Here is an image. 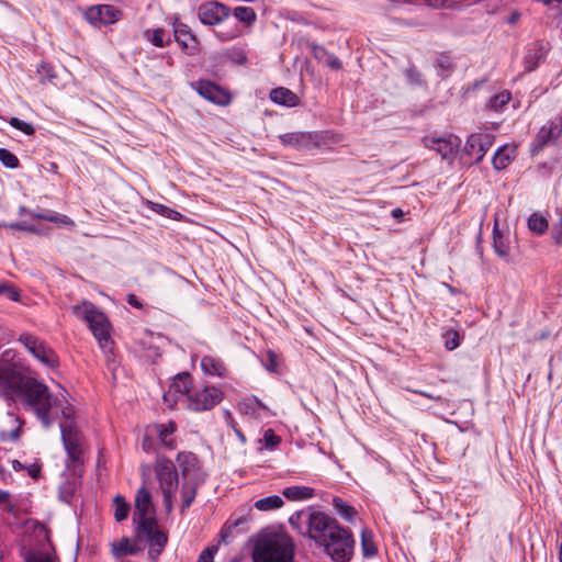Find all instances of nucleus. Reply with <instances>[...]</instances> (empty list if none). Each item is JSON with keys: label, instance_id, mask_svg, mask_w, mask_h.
<instances>
[{"label": "nucleus", "instance_id": "21", "mask_svg": "<svg viewBox=\"0 0 562 562\" xmlns=\"http://www.w3.org/2000/svg\"><path fill=\"white\" fill-rule=\"evenodd\" d=\"M173 34L176 41L184 48L198 44V40L191 32V29L182 22L176 21L173 23Z\"/></svg>", "mask_w": 562, "mask_h": 562}, {"label": "nucleus", "instance_id": "18", "mask_svg": "<svg viewBox=\"0 0 562 562\" xmlns=\"http://www.w3.org/2000/svg\"><path fill=\"white\" fill-rule=\"evenodd\" d=\"M422 143L426 148L437 151L445 159L454 155L456 145L450 138L429 135L423 137Z\"/></svg>", "mask_w": 562, "mask_h": 562}, {"label": "nucleus", "instance_id": "55", "mask_svg": "<svg viewBox=\"0 0 562 562\" xmlns=\"http://www.w3.org/2000/svg\"><path fill=\"white\" fill-rule=\"evenodd\" d=\"M311 49L313 56L318 60H323L326 57V55H328V52L323 46L317 44H313L311 46Z\"/></svg>", "mask_w": 562, "mask_h": 562}, {"label": "nucleus", "instance_id": "30", "mask_svg": "<svg viewBox=\"0 0 562 562\" xmlns=\"http://www.w3.org/2000/svg\"><path fill=\"white\" fill-rule=\"evenodd\" d=\"M527 225L530 232L533 234L541 236L547 233L549 229V221L546 216L540 215L539 213H532L528 220Z\"/></svg>", "mask_w": 562, "mask_h": 562}, {"label": "nucleus", "instance_id": "40", "mask_svg": "<svg viewBox=\"0 0 562 562\" xmlns=\"http://www.w3.org/2000/svg\"><path fill=\"white\" fill-rule=\"evenodd\" d=\"M37 74L40 75L42 82L52 81L54 78H56V74L53 67L46 63H42L37 67Z\"/></svg>", "mask_w": 562, "mask_h": 562}, {"label": "nucleus", "instance_id": "26", "mask_svg": "<svg viewBox=\"0 0 562 562\" xmlns=\"http://www.w3.org/2000/svg\"><path fill=\"white\" fill-rule=\"evenodd\" d=\"M192 376L188 372L178 373L170 384V392L173 391L175 393L184 395L189 394L192 389Z\"/></svg>", "mask_w": 562, "mask_h": 562}, {"label": "nucleus", "instance_id": "53", "mask_svg": "<svg viewBox=\"0 0 562 562\" xmlns=\"http://www.w3.org/2000/svg\"><path fill=\"white\" fill-rule=\"evenodd\" d=\"M325 63L331 69L338 70L341 68L340 59L337 56H335L334 54L328 53V55H326V57H325Z\"/></svg>", "mask_w": 562, "mask_h": 562}, {"label": "nucleus", "instance_id": "2", "mask_svg": "<svg viewBox=\"0 0 562 562\" xmlns=\"http://www.w3.org/2000/svg\"><path fill=\"white\" fill-rule=\"evenodd\" d=\"M305 532L306 537L314 540L316 544L324 547L325 552L334 561L349 560L353 547L352 535L342 528L335 518L323 512L314 510L310 515Z\"/></svg>", "mask_w": 562, "mask_h": 562}, {"label": "nucleus", "instance_id": "58", "mask_svg": "<svg viewBox=\"0 0 562 562\" xmlns=\"http://www.w3.org/2000/svg\"><path fill=\"white\" fill-rule=\"evenodd\" d=\"M53 211H45V212H32L31 216L36 220H44L49 222V217L52 216Z\"/></svg>", "mask_w": 562, "mask_h": 562}, {"label": "nucleus", "instance_id": "29", "mask_svg": "<svg viewBox=\"0 0 562 562\" xmlns=\"http://www.w3.org/2000/svg\"><path fill=\"white\" fill-rule=\"evenodd\" d=\"M515 156V148L503 147L497 149L493 156V167L496 170H503L512 162Z\"/></svg>", "mask_w": 562, "mask_h": 562}, {"label": "nucleus", "instance_id": "6", "mask_svg": "<svg viewBox=\"0 0 562 562\" xmlns=\"http://www.w3.org/2000/svg\"><path fill=\"white\" fill-rule=\"evenodd\" d=\"M283 145L296 149H322L340 142V136L330 131L322 132H291L279 136Z\"/></svg>", "mask_w": 562, "mask_h": 562}, {"label": "nucleus", "instance_id": "54", "mask_svg": "<svg viewBox=\"0 0 562 562\" xmlns=\"http://www.w3.org/2000/svg\"><path fill=\"white\" fill-rule=\"evenodd\" d=\"M215 35L221 42H228L236 38L239 35V32L237 30L229 32H216Z\"/></svg>", "mask_w": 562, "mask_h": 562}, {"label": "nucleus", "instance_id": "36", "mask_svg": "<svg viewBox=\"0 0 562 562\" xmlns=\"http://www.w3.org/2000/svg\"><path fill=\"white\" fill-rule=\"evenodd\" d=\"M512 99V93L508 90H504L490 99L488 105L491 109L499 110L506 105Z\"/></svg>", "mask_w": 562, "mask_h": 562}, {"label": "nucleus", "instance_id": "60", "mask_svg": "<svg viewBox=\"0 0 562 562\" xmlns=\"http://www.w3.org/2000/svg\"><path fill=\"white\" fill-rule=\"evenodd\" d=\"M32 562H58V561L55 558L46 554V555H41V557L34 558Z\"/></svg>", "mask_w": 562, "mask_h": 562}, {"label": "nucleus", "instance_id": "27", "mask_svg": "<svg viewBox=\"0 0 562 562\" xmlns=\"http://www.w3.org/2000/svg\"><path fill=\"white\" fill-rule=\"evenodd\" d=\"M493 247L497 256L501 258H507L509 256L510 248L508 238L502 234L497 224H495L493 229Z\"/></svg>", "mask_w": 562, "mask_h": 562}, {"label": "nucleus", "instance_id": "64", "mask_svg": "<svg viewBox=\"0 0 562 562\" xmlns=\"http://www.w3.org/2000/svg\"><path fill=\"white\" fill-rule=\"evenodd\" d=\"M10 498V494L7 491L0 492V504L7 503Z\"/></svg>", "mask_w": 562, "mask_h": 562}, {"label": "nucleus", "instance_id": "49", "mask_svg": "<svg viewBox=\"0 0 562 562\" xmlns=\"http://www.w3.org/2000/svg\"><path fill=\"white\" fill-rule=\"evenodd\" d=\"M216 551H217V547H215V546L207 547L206 549H204L201 552V554L198 559V562H213Z\"/></svg>", "mask_w": 562, "mask_h": 562}, {"label": "nucleus", "instance_id": "23", "mask_svg": "<svg viewBox=\"0 0 562 562\" xmlns=\"http://www.w3.org/2000/svg\"><path fill=\"white\" fill-rule=\"evenodd\" d=\"M201 368L210 375L223 376L226 372V367L222 359L213 356H204L201 359Z\"/></svg>", "mask_w": 562, "mask_h": 562}, {"label": "nucleus", "instance_id": "4", "mask_svg": "<svg viewBox=\"0 0 562 562\" xmlns=\"http://www.w3.org/2000/svg\"><path fill=\"white\" fill-rule=\"evenodd\" d=\"M74 314L86 322L104 352H111L113 340L111 339V323L108 316L93 303L82 302L72 307Z\"/></svg>", "mask_w": 562, "mask_h": 562}, {"label": "nucleus", "instance_id": "9", "mask_svg": "<svg viewBox=\"0 0 562 562\" xmlns=\"http://www.w3.org/2000/svg\"><path fill=\"white\" fill-rule=\"evenodd\" d=\"M223 400V392L215 386H205L188 395V407L194 412L210 411Z\"/></svg>", "mask_w": 562, "mask_h": 562}, {"label": "nucleus", "instance_id": "62", "mask_svg": "<svg viewBox=\"0 0 562 562\" xmlns=\"http://www.w3.org/2000/svg\"><path fill=\"white\" fill-rule=\"evenodd\" d=\"M412 391H413L414 393H417V394H419V395H422V396H425V397H427V398H431V400H435V401H440V400H441V396H439V395H437V396H436V395L430 394V393H428V392L418 391V390H412Z\"/></svg>", "mask_w": 562, "mask_h": 562}, {"label": "nucleus", "instance_id": "7", "mask_svg": "<svg viewBox=\"0 0 562 562\" xmlns=\"http://www.w3.org/2000/svg\"><path fill=\"white\" fill-rule=\"evenodd\" d=\"M155 473L162 492L165 508L170 512L173 507L175 492L178 486L177 469L170 459L158 457L155 463Z\"/></svg>", "mask_w": 562, "mask_h": 562}, {"label": "nucleus", "instance_id": "59", "mask_svg": "<svg viewBox=\"0 0 562 562\" xmlns=\"http://www.w3.org/2000/svg\"><path fill=\"white\" fill-rule=\"evenodd\" d=\"M127 303L130 305H132L133 307H135V308H138V310L143 308V303L134 294H128L127 295Z\"/></svg>", "mask_w": 562, "mask_h": 562}, {"label": "nucleus", "instance_id": "28", "mask_svg": "<svg viewBox=\"0 0 562 562\" xmlns=\"http://www.w3.org/2000/svg\"><path fill=\"white\" fill-rule=\"evenodd\" d=\"M314 488L308 486H290L285 487L282 492L289 501H303L314 496Z\"/></svg>", "mask_w": 562, "mask_h": 562}, {"label": "nucleus", "instance_id": "14", "mask_svg": "<svg viewBox=\"0 0 562 562\" xmlns=\"http://www.w3.org/2000/svg\"><path fill=\"white\" fill-rule=\"evenodd\" d=\"M153 502L151 495L147 487L142 486L138 488L135 496V512L133 520L137 526H150L151 520L155 519L151 515Z\"/></svg>", "mask_w": 562, "mask_h": 562}, {"label": "nucleus", "instance_id": "13", "mask_svg": "<svg viewBox=\"0 0 562 562\" xmlns=\"http://www.w3.org/2000/svg\"><path fill=\"white\" fill-rule=\"evenodd\" d=\"M229 14V8L217 1L204 2L198 9L199 20L204 25H217L226 20Z\"/></svg>", "mask_w": 562, "mask_h": 562}, {"label": "nucleus", "instance_id": "33", "mask_svg": "<svg viewBox=\"0 0 562 562\" xmlns=\"http://www.w3.org/2000/svg\"><path fill=\"white\" fill-rule=\"evenodd\" d=\"M114 519L120 522L127 518L130 513V504L122 495H116L113 499Z\"/></svg>", "mask_w": 562, "mask_h": 562}, {"label": "nucleus", "instance_id": "10", "mask_svg": "<svg viewBox=\"0 0 562 562\" xmlns=\"http://www.w3.org/2000/svg\"><path fill=\"white\" fill-rule=\"evenodd\" d=\"M562 134V120L549 121L540 127L531 143V154L540 153L546 146L553 144Z\"/></svg>", "mask_w": 562, "mask_h": 562}, {"label": "nucleus", "instance_id": "56", "mask_svg": "<svg viewBox=\"0 0 562 562\" xmlns=\"http://www.w3.org/2000/svg\"><path fill=\"white\" fill-rule=\"evenodd\" d=\"M227 417H228V424L229 426L233 428L234 432L236 434V436L238 437V439L245 443L246 442V437L245 435L243 434V431L237 427L236 423L233 420L232 416L229 413H227Z\"/></svg>", "mask_w": 562, "mask_h": 562}, {"label": "nucleus", "instance_id": "17", "mask_svg": "<svg viewBox=\"0 0 562 562\" xmlns=\"http://www.w3.org/2000/svg\"><path fill=\"white\" fill-rule=\"evenodd\" d=\"M177 462L181 470L183 479H203L200 475L201 469L199 467V459L192 452H179Z\"/></svg>", "mask_w": 562, "mask_h": 562}, {"label": "nucleus", "instance_id": "45", "mask_svg": "<svg viewBox=\"0 0 562 562\" xmlns=\"http://www.w3.org/2000/svg\"><path fill=\"white\" fill-rule=\"evenodd\" d=\"M151 210L168 217V218H177L180 214L177 211H173L172 209L158 204V203H151Z\"/></svg>", "mask_w": 562, "mask_h": 562}, {"label": "nucleus", "instance_id": "43", "mask_svg": "<svg viewBox=\"0 0 562 562\" xmlns=\"http://www.w3.org/2000/svg\"><path fill=\"white\" fill-rule=\"evenodd\" d=\"M460 345V336L456 330H448L445 334V346L448 350H453Z\"/></svg>", "mask_w": 562, "mask_h": 562}, {"label": "nucleus", "instance_id": "8", "mask_svg": "<svg viewBox=\"0 0 562 562\" xmlns=\"http://www.w3.org/2000/svg\"><path fill=\"white\" fill-rule=\"evenodd\" d=\"M24 348L40 362L48 368H56L59 364L56 352L43 340L31 334H21L19 337Z\"/></svg>", "mask_w": 562, "mask_h": 562}, {"label": "nucleus", "instance_id": "12", "mask_svg": "<svg viewBox=\"0 0 562 562\" xmlns=\"http://www.w3.org/2000/svg\"><path fill=\"white\" fill-rule=\"evenodd\" d=\"M86 20L97 25H109L120 21L123 16L121 10L110 4L91 5L83 13Z\"/></svg>", "mask_w": 562, "mask_h": 562}, {"label": "nucleus", "instance_id": "35", "mask_svg": "<svg viewBox=\"0 0 562 562\" xmlns=\"http://www.w3.org/2000/svg\"><path fill=\"white\" fill-rule=\"evenodd\" d=\"M361 544L364 555L371 557L376 553V547L373 542V535L371 531L363 529L361 532Z\"/></svg>", "mask_w": 562, "mask_h": 562}, {"label": "nucleus", "instance_id": "41", "mask_svg": "<svg viewBox=\"0 0 562 562\" xmlns=\"http://www.w3.org/2000/svg\"><path fill=\"white\" fill-rule=\"evenodd\" d=\"M263 442L267 449H274L281 442V437L276 435L272 429H267L263 434Z\"/></svg>", "mask_w": 562, "mask_h": 562}, {"label": "nucleus", "instance_id": "1", "mask_svg": "<svg viewBox=\"0 0 562 562\" xmlns=\"http://www.w3.org/2000/svg\"><path fill=\"white\" fill-rule=\"evenodd\" d=\"M0 393L16 398L24 411L36 416L44 428H49L68 404L55 396L48 386L37 379L23 374L15 363L0 360Z\"/></svg>", "mask_w": 562, "mask_h": 562}, {"label": "nucleus", "instance_id": "32", "mask_svg": "<svg viewBox=\"0 0 562 562\" xmlns=\"http://www.w3.org/2000/svg\"><path fill=\"white\" fill-rule=\"evenodd\" d=\"M233 14L239 22L248 27L252 26L257 20V14L250 7H236Z\"/></svg>", "mask_w": 562, "mask_h": 562}, {"label": "nucleus", "instance_id": "51", "mask_svg": "<svg viewBox=\"0 0 562 562\" xmlns=\"http://www.w3.org/2000/svg\"><path fill=\"white\" fill-rule=\"evenodd\" d=\"M116 551L122 554L135 553V549L131 546V542L127 538L121 539L119 546L116 547Z\"/></svg>", "mask_w": 562, "mask_h": 562}, {"label": "nucleus", "instance_id": "34", "mask_svg": "<svg viewBox=\"0 0 562 562\" xmlns=\"http://www.w3.org/2000/svg\"><path fill=\"white\" fill-rule=\"evenodd\" d=\"M333 506L336 512L347 521H352L356 516V510L352 506L345 503L340 497L333 498Z\"/></svg>", "mask_w": 562, "mask_h": 562}, {"label": "nucleus", "instance_id": "52", "mask_svg": "<svg viewBox=\"0 0 562 562\" xmlns=\"http://www.w3.org/2000/svg\"><path fill=\"white\" fill-rule=\"evenodd\" d=\"M142 448L145 452L151 453L156 450V442L154 438L148 435H145L142 440Z\"/></svg>", "mask_w": 562, "mask_h": 562}, {"label": "nucleus", "instance_id": "19", "mask_svg": "<svg viewBox=\"0 0 562 562\" xmlns=\"http://www.w3.org/2000/svg\"><path fill=\"white\" fill-rule=\"evenodd\" d=\"M183 483L181 485L180 494L182 497L181 512L183 513L188 509L192 502L196 496L198 486L203 481V479H183Z\"/></svg>", "mask_w": 562, "mask_h": 562}, {"label": "nucleus", "instance_id": "38", "mask_svg": "<svg viewBox=\"0 0 562 562\" xmlns=\"http://www.w3.org/2000/svg\"><path fill=\"white\" fill-rule=\"evenodd\" d=\"M0 295H5L13 302H19L21 299L19 289L8 282L0 283Z\"/></svg>", "mask_w": 562, "mask_h": 562}, {"label": "nucleus", "instance_id": "24", "mask_svg": "<svg viewBox=\"0 0 562 562\" xmlns=\"http://www.w3.org/2000/svg\"><path fill=\"white\" fill-rule=\"evenodd\" d=\"M314 513V509L307 508L306 510H299L292 514L289 518V524L300 535L306 537V526H308L310 515Z\"/></svg>", "mask_w": 562, "mask_h": 562}, {"label": "nucleus", "instance_id": "22", "mask_svg": "<svg viewBox=\"0 0 562 562\" xmlns=\"http://www.w3.org/2000/svg\"><path fill=\"white\" fill-rule=\"evenodd\" d=\"M176 429L177 425L175 422L157 424L154 426L155 434L158 435L160 443L169 450H173L176 448V441L171 438V435L176 431Z\"/></svg>", "mask_w": 562, "mask_h": 562}, {"label": "nucleus", "instance_id": "50", "mask_svg": "<svg viewBox=\"0 0 562 562\" xmlns=\"http://www.w3.org/2000/svg\"><path fill=\"white\" fill-rule=\"evenodd\" d=\"M278 366H279V363H278L277 355L273 351L269 350L267 352V361L265 363L266 369L271 372H276Z\"/></svg>", "mask_w": 562, "mask_h": 562}, {"label": "nucleus", "instance_id": "5", "mask_svg": "<svg viewBox=\"0 0 562 562\" xmlns=\"http://www.w3.org/2000/svg\"><path fill=\"white\" fill-rule=\"evenodd\" d=\"M75 411L70 404L61 409L63 419L59 423L61 440L67 452L68 460L72 464L82 463V435L74 423Z\"/></svg>", "mask_w": 562, "mask_h": 562}, {"label": "nucleus", "instance_id": "47", "mask_svg": "<svg viewBox=\"0 0 562 562\" xmlns=\"http://www.w3.org/2000/svg\"><path fill=\"white\" fill-rule=\"evenodd\" d=\"M49 222L57 223V224L65 225V226H75V222L70 217H68L67 215L58 214L56 212H52Z\"/></svg>", "mask_w": 562, "mask_h": 562}, {"label": "nucleus", "instance_id": "25", "mask_svg": "<svg viewBox=\"0 0 562 562\" xmlns=\"http://www.w3.org/2000/svg\"><path fill=\"white\" fill-rule=\"evenodd\" d=\"M434 67L440 78L447 79L454 70V63L449 54L440 53L434 61Z\"/></svg>", "mask_w": 562, "mask_h": 562}, {"label": "nucleus", "instance_id": "31", "mask_svg": "<svg viewBox=\"0 0 562 562\" xmlns=\"http://www.w3.org/2000/svg\"><path fill=\"white\" fill-rule=\"evenodd\" d=\"M284 502L279 495H270L255 502V508L260 512H268L281 508Z\"/></svg>", "mask_w": 562, "mask_h": 562}, {"label": "nucleus", "instance_id": "63", "mask_svg": "<svg viewBox=\"0 0 562 562\" xmlns=\"http://www.w3.org/2000/svg\"><path fill=\"white\" fill-rule=\"evenodd\" d=\"M392 216H393L394 218L400 220V218H402V217L404 216V212H403V210H402V209H394V210L392 211Z\"/></svg>", "mask_w": 562, "mask_h": 562}, {"label": "nucleus", "instance_id": "48", "mask_svg": "<svg viewBox=\"0 0 562 562\" xmlns=\"http://www.w3.org/2000/svg\"><path fill=\"white\" fill-rule=\"evenodd\" d=\"M165 35L166 32L164 29H156L153 32L150 42L157 47H164L166 45Z\"/></svg>", "mask_w": 562, "mask_h": 562}, {"label": "nucleus", "instance_id": "37", "mask_svg": "<svg viewBox=\"0 0 562 562\" xmlns=\"http://www.w3.org/2000/svg\"><path fill=\"white\" fill-rule=\"evenodd\" d=\"M244 522L241 518L237 519L234 524H225L220 532V543L227 544L231 542L233 538V529H235L239 524Z\"/></svg>", "mask_w": 562, "mask_h": 562}, {"label": "nucleus", "instance_id": "15", "mask_svg": "<svg viewBox=\"0 0 562 562\" xmlns=\"http://www.w3.org/2000/svg\"><path fill=\"white\" fill-rule=\"evenodd\" d=\"M196 91L204 99L218 105H227L232 100L227 90L207 80L199 81Z\"/></svg>", "mask_w": 562, "mask_h": 562}, {"label": "nucleus", "instance_id": "20", "mask_svg": "<svg viewBox=\"0 0 562 562\" xmlns=\"http://www.w3.org/2000/svg\"><path fill=\"white\" fill-rule=\"evenodd\" d=\"M270 99L272 102L285 106H296L300 103V98L292 90L284 87L272 89Z\"/></svg>", "mask_w": 562, "mask_h": 562}, {"label": "nucleus", "instance_id": "57", "mask_svg": "<svg viewBox=\"0 0 562 562\" xmlns=\"http://www.w3.org/2000/svg\"><path fill=\"white\" fill-rule=\"evenodd\" d=\"M41 464H37V463H33L27 469V473L33 479H37L40 476V473H41Z\"/></svg>", "mask_w": 562, "mask_h": 562}, {"label": "nucleus", "instance_id": "44", "mask_svg": "<svg viewBox=\"0 0 562 562\" xmlns=\"http://www.w3.org/2000/svg\"><path fill=\"white\" fill-rule=\"evenodd\" d=\"M227 56L238 65H244L247 61V54L243 48L234 47L228 52Z\"/></svg>", "mask_w": 562, "mask_h": 562}, {"label": "nucleus", "instance_id": "11", "mask_svg": "<svg viewBox=\"0 0 562 562\" xmlns=\"http://www.w3.org/2000/svg\"><path fill=\"white\" fill-rule=\"evenodd\" d=\"M494 138L491 133H473L468 137L463 151L474 162H480L492 147Z\"/></svg>", "mask_w": 562, "mask_h": 562}, {"label": "nucleus", "instance_id": "16", "mask_svg": "<svg viewBox=\"0 0 562 562\" xmlns=\"http://www.w3.org/2000/svg\"><path fill=\"white\" fill-rule=\"evenodd\" d=\"M137 530L147 537L150 547L149 553L159 555L167 544L168 537L158 529L156 519L151 520L150 526H137Z\"/></svg>", "mask_w": 562, "mask_h": 562}, {"label": "nucleus", "instance_id": "3", "mask_svg": "<svg viewBox=\"0 0 562 562\" xmlns=\"http://www.w3.org/2000/svg\"><path fill=\"white\" fill-rule=\"evenodd\" d=\"M295 543L284 530L265 529L254 543V562H294Z\"/></svg>", "mask_w": 562, "mask_h": 562}, {"label": "nucleus", "instance_id": "46", "mask_svg": "<svg viewBox=\"0 0 562 562\" xmlns=\"http://www.w3.org/2000/svg\"><path fill=\"white\" fill-rule=\"evenodd\" d=\"M425 3L434 8H446L450 9L461 2V0H424Z\"/></svg>", "mask_w": 562, "mask_h": 562}, {"label": "nucleus", "instance_id": "39", "mask_svg": "<svg viewBox=\"0 0 562 562\" xmlns=\"http://www.w3.org/2000/svg\"><path fill=\"white\" fill-rule=\"evenodd\" d=\"M0 161L7 167V168H18L19 167V159L18 157L12 154L10 150L5 148H0Z\"/></svg>", "mask_w": 562, "mask_h": 562}, {"label": "nucleus", "instance_id": "61", "mask_svg": "<svg viewBox=\"0 0 562 562\" xmlns=\"http://www.w3.org/2000/svg\"><path fill=\"white\" fill-rule=\"evenodd\" d=\"M11 227L19 229V231H25V232H32V233L35 232L34 226H27V225H23L20 223L12 224Z\"/></svg>", "mask_w": 562, "mask_h": 562}, {"label": "nucleus", "instance_id": "42", "mask_svg": "<svg viewBox=\"0 0 562 562\" xmlns=\"http://www.w3.org/2000/svg\"><path fill=\"white\" fill-rule=\"evenodd\" d=\"M10 125L14 128L23 132L26 135H33L35 130L31 123L24 122L18 117H12L10 120Z\"/></svg>", "mask_w": 562, "mask_h": 562}]
</instances>
